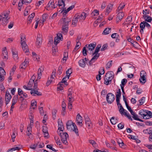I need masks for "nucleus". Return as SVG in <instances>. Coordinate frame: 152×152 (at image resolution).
<instances>
[{
	"instance_id": "obj_1",
	"label": "nucleus",
	"mask_w": 152,
	"mask_h": 152,
	"mask_svg": "<svg viewBox=\"0 0 152 152\" xmlns=\"http://www.w3.org/2000/svg\"><path fill=\"white\" fill-rule=\"evenodd\" d=\"M66 15H64L61 18L62 20V32L64 33H66L68 32V23L70 20L68 18L66 19Z\"/></svg>"
},
{
	"instance_id": "obj_2",
	"label": "nucleus",
	"mask_w": 152,
	"mask_h": 152,
	"mask_svg": "<svg viewBox=\"0 0 152 152\" xmlns=\"http://www.w3.org/2000/svg\"><path fill=\"white\" fill-rule=\"evenodd\" d=\"M37 79L35 81L34 84V88L32 89L30 92L31 94H33V96H35L36 95L35 94H36L38 96H41L42 95V94L41 92L38 91L37 90H35L37 89Z\"/></svg>"
},
{
	"instance_id": "obj_3",
	"label": "nucleus",
	"mask_w": 152,
	"mask_h": 152,
	"mask_svg": "<svg viewBox=\"0 0 152 152\" xmlns=\"http://www.w3.org/2000/svg\"><path fill=\"white\" fill-rule=\"evenodd\" d=\"M140 82L142 84H144L146 82L147 74L144 71L142 70L140 72Z\"/></svg>"
},
{
	"instance_id": "obj_4",
	"label": "nucleus",
	"mask_w": 152,
	"mask_h": 152,
	"mask_svg": "<svg viewBox=\"0 0 152 152\" xmlns=\"http://www.w3.org/2000/svg\"><path fill=\"white\" fill-rule=\"evenodd\" d=\"M73 125L67 126L66 128L68 130L73 131L75 132L76 135L77 136H79L78 129L75 123H73Z\"/></svg>"
},
{
	"instance_id": "obj_5",
	"label": "nucleus",
	"mask_w": 152,
	"mask_h": 152,
	"mask_svg": "<svg viewBox=\"0 0 152 152\" xmlns=\"http://www.w3.org/2000/svg\"><path fill=\"white\" fill-rule=\"evenodd\" d=\"M107 101L110 104H111L115 99L114 95L111 93H108L106 96Z\"/></svg>"
},
{
	"instance_id": "obj_6",
	"label": "nucleus",
	"mask_w": 152,
	"mask_h": 152,
	"mask_svg": "<svg viewBox=\"0 0 152 152\" xmlns=\"http://www.w3.org/2000/svg\"><path fill=\"white\" fill-rule=\"evenodd\" d=\"M61 137V140L62 142L66 145L68 144V142L67 141V138L68 137V134L66 132H63L62 134L60 136Z\"/></svg>"
},
{
	"instance_id": "obj_7",
	"label": "nucleus",
	"mask_w": 152,
	"mask_h": 152,
	"mask_svg": "<svg viewBox=\"0 0 152 152\" xmlns=\"http://www.w3.org/2000/svg\"><path fill=\"white\" fill-rule=\"evenodd\" d=\"M74 7L75 5H72L68 8L66 10H65V9L66 8H65L64 7H62V8H63V10L60 9V10L59 11V12H60L61 11V13H62L63 15H66L68 12L72 10Z\"/></svg>"
},
{
	"instance_id": "obj_8",
	"label": "nucleus",
	"mask_w": 152,
	"mask_h": 152,
	"mask_svg": "<svg viewBox=\"0 0 152 152\" xmlns=\"http://www.w3.org/2000/svg\"><path fill=\"white\" fill-rule=\"evenodd\" d=\"M42 43V38L41 35L40 34H38L37 36L36 45L37 48H39L41 45Z\"/></svg>"
},
{
	"instance_id": "obj_9",
	"label": "nucleus",
	"mask_w": 152,
	"mask_h": 152,
	"mask_svg": "<svg viewBox=\"0 0 152 152\" xmlns=\"http://www.w3.org/2000/svg\"><path fill=\"white\" fill-rule=\"evenodd\" d=\"M82 119L83 118L80 114L78 113L77 114L76 116V121L77 122V125L80 126V127L82 126L83 125L82 123L83 122Z\"/></svg>"
},
{
	"instance_id": "obj_10",
	"label": "nucleus",
	"mask_w": 152,
	"mask_h": 152,
	"mask_svg": "<svg viewBox=\"0 0 152 152\" xmlns=\"http://www.w3.org/2000/svg\"><path fill=\"white\" fill-rule=\"evenodd\" d=\"M12 96L9 92L8 91H6L5 97V101L6 105L8 104Z\"/></svg>"
},
{
	"instance_id": "obj_11",
	"label": "nucleus",
	"mask_w": 152,
	"mask_h": 152,
	"mask_svg": "<svg viewBox=\"0 0 152 152\" xmlns=\"http://www.w3.org/2000/svg\"><path fill=\"white\" fill-rule=\"evenodd\" d=\"M75 16H76L77 18L79 19V20H83L86 17V14L85 12H82L81 13L76 14Z\"/></svg>"
},
{
	"instance_id": "obj_12",
	"label": "nucleus",
	"mask_w": 152,
	"mask_h": 152,
	"mask_svg": "<svg viewBox=\"0 0 152 152\" xmlns=\"http://www.w3.org/2000/svg\"><path fill=\"white\" fill-rule=\"evenodd\" d=\"M113 72L111 71H110L107 72L104 78H105L106 80L110 79L112 80L113 78Z\"/></svg>"
},
{
	"instance_id": "obj_13",
	"label": "nucleus",
	"mask_w": 152,
	"mask_h": 152,
	"mask_svg": "<svg viewBox=\"0 0 152 152\" xmlns=\"http://www.w3.org/2000/svg\"><path fill=\"white\" fill-rule=\"evenodd\" d=\"M68 98L69 102H73L75 100L74 98L72 96V92L70 89H69Z\"/></svg>"
},
{
	"instance_id": "obj_14",
	"label": "nucleus",
	"mask_w": 152,
	"mask_h": 152,
	"mask_svg": "<svg viewBox=\"0 0 152 152\" xmlns=\"http://www.w3.org/2000/svg\"><path fill=\"white\" fill-rule=\"evenodd\" d=\"M2 55L3 56V58L5 59V60H6L7 59V57L8 55V52L7 51L6 47H4L3 48L2 50Z\"/></svg>"
},
{
	"instance_id": "obj_15",
	"label": "nucleus",
	"mask_w": 152,
	"mask_h": 152,
	"mask_svg": "<svg viewBox=\"0 0 152 152\" xmlns=\"http://www.w3.org/2000/svg\"><path fill=\"white\" fill-rule=\"evenodd\" d=\"M22 49L25 53L28 52L29 51L28 46L26 44V42L20 43Z\"/></svg>"
},
{
	"instance_id": "obj_16",
	"label": "nucleus",
	"mask_w": 152,
	"mask_h": 152,
	"mask_svg": "<svg viewBox=\"0 0 152 152\" xmlns=\"http://www.w3.org/2000/svg\"><path fill=\"white\" fill-rule=\"evenodd\" d=\"M35 79V77L34 75H33L31 77V78L30 79L29 82L28 83V87L31 88L33 83H34V80Z\"/></svg>"
},
{
	"instance_id": "obj_17",
	"label": "nucleus",
	"mask_w": 152,
	"mask_h": 152,
	"mask_svg": "<svg viewBox=\"0 0 152 152\" xmlns=\"http://www.w3.org/2000/svg\"><path fill=\"white\" fill-rule=\"evenodd\" d=\"M85 124L89 129L91 127V122L90 118L88 116L85 118Z\"/></svg>"
},
{
	"instance_id": "obj_18",
	"label": "nucleus",
	"mask_w": 152,
	"mask_h": 152,
	"mask_svg": "<svg viewBox=\"0 0 152 152\" xmlns=\"http://www.w3.org/2000/svg\"><path fill=\"white\" fill-rule=\"evenodd\" d=\"M87 45H86V46L88 48L89 50L91 51L94 49L96 47V44L95 43V44L94 43L90 44L88 45V47H87Z\"/></svg>"
},
{
	"instance_id": "obj_19",
	"label": "nucleus",
	"mask_w": 152,
	"mask_h": 152,
	"mask_svg": "<svg viewBox=\"0 0 152 152\" xmlns=\"http://www.w3.org/2000/svg\"><path fill=\"white\" fill-rule=\"evenodd\" d=\"M78 63L80 66L83 68L86 65V63L84 59L80 60L78 62Z\"/></svg>"
},
{
	"instance_id": "obj_20",
	"label": "nucleus",
	"mask_w": 152,
	"mask_h": 152,
	"mask_svg": "<svg viewBox=\"0 0 152 152\" xmlns=\"http://www.w3.org/2000/svg\"><path fill=\"white\" fill-rule=\"evenodd\" d=\"M58 129L62 130H64V126L63 123L61 121H58Z\"/></svg>"
},
{
	"instance_id": "obj_21",
	"label": "nucleus",
	"mask_w": 152,
	"mask_h": 152,
	"mask_svg": "<svg viewBox=\"0 0 152 152\" xmlns=\"http://www.w3.org/2000/svg\"><path fill=\"white\" fill-rule=\"evenodd\" d=\"M142 18L145 19V21L148 22H151L152 20V18L148 15H143Z\"/></svg>"
},
{
	"instance_id": "obj_22",
	"label": "nucleus",
	"mask_w": 152,
	"mask_h": 152,
	"mask_svg": "<svg viewBox=\"0 0 152 152\" xmlns=\"http://www.w3.org/2000/svg\"><path fill=\"white\" fill-rule=\"evenodd\" d=\"M12 53L13 57L14 58V59L15 61H17L18 60V58L17 52L16 51L15 52L14 51H13V50H12Z\"/></svg>"
},
{
	"instance_id": "obj_23",
	"label": "nucleus",
	"mask_w": 152,
	"mask_h": 152,
	"mask_svg": "<svg viewBox=\"0 0 152 152\" xmlns=\"http://www.w3.org/2000/svg\"><path fill=\"white\" fill-rule=\"evenodd\" d=\"M113 7V5L112 4H110L107 5L106 10V12L107 13V14L110 12Z\"/></svg>"
},
{
	"instance_id": "obj_24",
	"label": "nucleus",
	"mask_w": 152,
	"mask_h": 152,
	"mask_svg": "<svg viewBox=\"0 0 152 152\" xmlns=\"http://www.w3.org/2000/svg\"><path fill=\"white\" fill-rule=\"evenodd\" d=\"M102 73H101L100 71L99 72V75H97L96 77V79L98 81L100 80H101V75H103L104 73V70L103 68H102Z\"/></svg>"
},
{
	"instance_id": "obj_25",
	"label": "nucleus",
	"mask_w": 152,
	"mask_h": 152,
	"mask_svg": "<svg viewBox=\"0 0 152 152\" xmlns=\"http://www.w3.org/2000/svg\"><path fill=\"white\" fill-rule=\"evenodd\" d=\"M72 70L71 68L67 70L66 72V73L67 75H66V77H67L68 79H69L70 75L72 74Z\"/></svg>"
},
{
	"instance_id": "obj_26",
	"label": "nucleus",
	"mask_w": 152,
	"mask_h": 152,
	"mask_svg": "<svg viewBox=\"0 0 152 152\" xmlns=\"http://www.w3.org/2000/svg\"><path fill=\"white\" fill-rule=\"evenodd\" d=\"M111 28H106L104 30L102 34L105 35L108 34L111 32Z\"/></svg>"
},
{
	"instance_id": "obj_27",
	"label": "nucleus",
	"mask_w": 152,
	"mask_h": 152,
	"mask_svg": "<svg viewBox=\"0 0 152 152\" xmlns=\"http://www.w3.org/2000/svg\"><path fill=\"white\" fill-rule=\"evenodd\" d=\"M66 0H59L58 1V4L59 7L62 6L63 5L64 7L65 6V4L64 2Z\"/></svg>"
},
{
	"instance_id": "obj_28",
	"label": "nucleus",
	"mask_w": 152,
	"mask_h": 152,
	"mask_svg": "<svg viewBox=\"0 0 152 152\" xmlns=\"http://www.w3.org/2000/svg\"><path fill=\"white\" fill-rule=\"evenodd\" d=\"M55 140L57 144L59 146V147L60 148L62 149L66 148L63 147V145H62L61 143L60 140L59 139H57V140H56L55 139Z\"/></svg>"
},
{
	"instance_id": "obj_29",
	"label": "nucleus",
	"mask_w": 152,
	"mask_h": 152,
	"mask_svg": "<svg viewBox=\"0 0 152 152\" xmlns=\"http://www.w3.org/2000/svg\"><path fill=\"white\" fill-rule=\"evenodd\" d=\"M110 122L112 124H115L118 122V120L117 118H115V117H112L110 120Z\"/></svg>"
},
{
	"instance_id": "obj_30",
	"label": "nucleus",
	"mask_w": 152,
	"mask_h": 152,
	"mask_svg": "<svg viewBox=\"0 0 152 152\" xmlns=\"http://www.w3.org/2000/svg\"><path fill=\"white\" fill-rule=\"evenodd\" d=\"M44 68L43 66H41L38 69V75H42V72L44 70Z\"/></svg>"
},
{
	"instance_id": "obj_31",
	"label": "nucleus",
	"mask_w": 152,
	"mask_h": 152,
	"mask_svg": "<svg viewBox=\"0 0 152 152\" xmlns=\"http://www.w3.org/2000/svg\"><path fill=\"white\" fill-rule=\"evenodd\" d=\"M101 47V45L100 44L98 45L96 48L94 52L93 53V55H94V54L97 53L99 51Z\"/></svg>"
},
{
	"instance_id": "obj_32",
	"label": "nucleus",
	"mask_w": 152,
	"mask_h": 152,
	"mask_svg": "<svg viewBox=\"0 0 152 152\" xmlns=\"http://www.w3.org/2000/svg\"><path fill=\"white\" fill-rule=\"evenodd\" d=\"M35 15V14L34 13H33L29 15L28 18V20L29 22V23L31 22L32 20L34 17Z\"/></svg>"
},
{
	"instance_id": "obj_33",
	"label": "nucleus",
	"mask_w": 152,
	"mask_h": 152,
	"mask_svg": "<svg viewBox=\"0 0 152 152\" xmlns=\"http://www.w3.org/2000/svg\"><path fill=\"white\" fill-rule=\"evenodd\" d=\"M146 112L145 111L143 110H142L140 111L139 113V115H140V117L142 118V117L143 118V116H144L146 114Z\"/></svg>"
},
{
	"instance_id": "obj_34",
	"label": "nucleus",
	"mask_w": 152,
	"mask_h": 152,
	"mask_svg": "<svg viewBox=\"0 0 152 152\" xmlns=\"http://www.w3.org/2000/svg\"><path fill=\"white\" fill-rule=\"evenodd\" d=\"M57 112V110L56 109H53L52 110V113L53 116V119H56V113Z\"/></svg>"
},
{
	"instance_id": "obj_35",
	"label": "nucleus",
	"mask_w": 152,
	"mask_h": 152,
	"mask_svg": "<svg viewBox=\"0 0 152 152\" xmlns=\"http://www.w3.org/2000/svg\"><path fill=\"white\" fill-rule=\"evenodd\" d=\"M119 13L118 14L117 17L119 18H120L123 19L124 16V13L121 11H118Z\"/></svg>"
},
{
	"instance_id": "obj_36",
	"label": "nucleus",
	"mask_w": 152,
	"mask_h": 152,
	"mask_svg": "<svg viewBox=\"0 0 152 152\" xmlns=\"http://www.w3.org/2000/svg\"><path fill=\"white\" fill-rule=\"evenodd\" d=\"M117 94L116 95V98H120L121 95V89H118L117 92Z\"/></svg>"
},
{
	"instance_id": "obj_37",
	"label": "nucleus",
	"mask_w": 152,
	"mask_h": 152,
	"mask_svg": "<svg viewBox=\"0 0 152 152\" xmlns=\"http://www.w3.org/2000/svg\"><path fill=\"white\" fill-rule=\"evenodd\" d=\"M125 6V5L124 4H122V3H121L119 4V6L118 7V11H121V10L124 8Z\"/></svg>"
},
{
	"instance_id": "obj_38",
	"label": "nucleus",
	"mask_w": 152,
	"mask_h": 152,
	"mask_svg": "<svg viewBox=\"0 0 152 152\" xmlns=\"http://www.w3.org/2000/svg\"><path fill=\"white\" fill-rule=\"evenodd\" d=\"M125 110V109L124 108L122 105L120 106V108L119 109V111L120 113L122 115V114H124V113L125 112L124 111Z\"/></svg>"
},
{
	"instance_id": "obj_39",
	"label": "nucleus",
	"mask_w": 152,
	"mask_h": 152,
	"mask_svg": "<svg viewBox=\"0 0 152 152\" xmlns=\"http://www.w3.org/2000/svg\"><path fill=\"white\" fill-rule=\"evenodd\" d=\"M25 36L23 34H21L20 43L26 42Z\"/></svg>"
},
{
	"instance_id": "obj_40",
	"label": "nucleus",
	"mask_w": 152,
	"mask_h": 152,
	"mask_svg": "<svg viewBox=\"0 0 152 152\" xmlns=\"http://www.w3.org/2000/svg\"><path fill=\"white\" fill-rule=\"evenodd\" d=\"M75 18H74L73 19V20L72 24V25H75V26L79 19H78V18H77L76 17V16H75Z\"/></svg>"
},
{
	"instance_id": "obj_41",
	"label": "nucleus",
	"mask_w": 152,
	"mask_h": 152,
	"mask_svg": "<svg viewBox=\"0 0 152 152\" xmlns=\"http://www.w3.org/2000/svg\"><path fill=\"white\" fill-rule=\"evenodd\" d=\"M27 65L26 63L23 62L20 64V67L21 69H25L27 67Z\"/></svg>"
},
{
	"instance_id": "obj_42",
	"label": "nucleus",
	"mask_w": 152,
	"mask_h": 152,
	"mask_svg": "<svg viewBox=\"0 0 152 152\" xmlns=\"http://www.w3.org/2000/svg\"><path fill=\"white\" fill-rule=\"evenodd\" d=\"M145 97H142L139 100V104L138 105H141L143 104L144 103L145 100Z\"/></svg>"
},
{
	"instance_id": "obj_43",
	"label": "nucleus",
	"mask_w": 152,
	"mask_h": 152,
	"mask_svg": "<svg viewBox=\"0 0 152 152\" xmlns=\"http://www.w3.org/2000/svg\"><path fill=\"white\" fill-rule=\"evenodd\" d=\"M37 102L35 100H32L31 102V106H33L34 105L35 106V107L33 108V109H35V107H37Z\"/></svg>"
},
{
	"instance_id": "obj_44",
	"label": "nucleus",
	"mask_w": 152,
	"mask_h": 152,
	"mask_svg": "<svg viewBox=\"0 0 152 152\" xmlns=\"http://www.w3.org/2000/svg\"><path fill=\"white\" fill-rule=\"evenodd\" d=\"M20 149V148L18 147H16L13 148L11 149H10L8 150L9 152H12L13 151H15L16 150H19Z\"/></svg>"
},
{
	"instance_id": "obj_45",
	"label": "nucleus",
	"mask_w": 152,
	"mask_h": 152,
	"mask_svg": "<svg viewBox=\"0 0 152 152\" xmlns=\"http://www.w3.org/2000/svg\"><path fill=\"white\" fill-rule=\"evenodd\" d=\"M148 133L150 135L149 137V142H152V130H149Z\"/></svg>"
},
{
	"instance_id": "obj_46",
	"label": "nucleus",
	"mask_w": 152,
	"mask_h": 152,
	"mask_svg": "<svg viewBox=\"0 0 152 152\" xmlns=\"http://www.w3.org/2000/svg\"><path fill=\"white\" fill-rule=\"evenodd\" d=\"M94 54L95 55L91 59V61H93V60H96L99 57L100 55L99 53H96Z\"/></svg>"
},
{
	"instance_id": "obj_47",
	"label": "nucleus",
	"mask_w": 152,
	"mask_h": 152,
	"mask_svg": "<svg viewBox=\"0 0 152 152\" xmlns=\"http://www.w3.org/2000/svg\"><path fill=\"white\" fill-rule=\"evenodd\" d=\"M48 17V15L47 14H43L42 15V23L45 22L46 20V19Z\"/></svg>"
},
{
	"instance_id": "obj_48",
	"label": "nucleus",
	"mask_w": 152,
	"mask_h": 152,
	"mask_svg": "<svg viewBox=\"0 0 152 152\" xmlns=\"http://www.w3.org/2000/svg\"><path fill=\"white\" fill-rule=\"evenodd\" d=\"M62 66L61 65H60L59 66L58 69L57 71V73H58L59 75H60L62 73Z\"/></svg>"
},
{
	"instance_id": "obj_49",
	"label": "nucleus",
	"mask_w": 152,
	"mask_h": 152,
	"mask_svg": "<svg viewBox=\"0 0 152 152\" xmlns=\"http://www.w3.org/2000/svg\"><path fill=\"white\" fill-rule=\"evenodd\" d=\"M6 74V72L4 69L0 67V75H4Z\"/></svg>"
},
{
	"instance_id": "obj_50",
	"label": "nucleus",
	"mask_w": 152,
	"mask_h": 152,
	"mask_svg": "<svg viewBox=\"0 0 152 152\" xmlns=\"http://www.w3.org/2000/svg\"><path fill=\"white\" fill-rule=\"evenodd\" d=\"M53 145L50 144V145H48L46 146V147L47 148H49L50 149H51L52 151H57L54 148H53L52 147Z\"/></svg>"
},
{
	"instance_id": "obj_51",
	"label": "nucleus",
	"mask_w": 152,
	"mask_h": 152,
	"mask_svg": "<svg viewBox=\"0 0 152 152\" xmlns=\"http://www.w3.org/2000/svg\"><path fill=\"white\" fill-rule=\"evenodd\" d=\"M124 124L123 123H121L118 125V127L120 129H121L124 128Z\"/></svg>"
},
{
	"instance_id": "obj_52",
	"label": "nucleus",
	"mask_w": 152,
	"mask_h": 152,
	"mask_svg": "<svg viewBox=\"0 0 152 152\" xmlns=\"http://www.w3.org/2000/svg\"><path fill=\"white\" fill-rule=\"evenodd\" d=\"M66 77H66V76L64 77L63 78L62 81L61 82H60L59 83H60V84H62L63 83H65V85H68L67 83L66 82V80H65L66 78Z\"/></svg>"
},
{
	"instance_id": "obj_53",
	"label": "nucleus",
	"mask_w": 152,
	"mask_h": 152,
	"mask_svg": "<svg viewBox=\"0 0 152 152\" xmlns=\"http://www.w3.org/2000/svg\"><path fill=\"white\" fill-rule=\"evenodd\" d=\"M89 142L90 144H91L93 147H96V142L94 140H89Z\"/></svg>"
},
{
	"instance_id": "obj_54",
	"label": "nucleus",
	"mask_w": 152,
	"mask_h": 152,
	"mask_svg": "<svg viewBox=\"0 0 152 152\" xmlns=\"http://www.w3.org/2000/svg\"><path fill=\"white\" fill-rule=\"evenodd\" d=\"M140 28H142V30H143V29H144L145 27L144 21L141 22L140 23Z\"/></svg>"
},
{
	"instance_id": "obj_55",
	"label": "nucleus",
	"mask_w": 152,
	"mask_h": 152,
	"mask_svg": "<svg viewBox=\"0 0 152 152\" xmlns=\"http://www.w3.org/2000/svg\"><path fill=\"white\" fill-rule=\"evenodd\" d=\"M104 84H106V85H108L109 84H110L111 83V80L110 79L109 80H106L105 78H104Z\"/></svg>"
},
{
	"instance_id": "obj_56",
	"label": "nucleus",
	"mask_w": 152,
	"mask_h": 152,
	"mask_svg": "<svg viewBox=\"0 0 152 152\" xmlns=\"http://www.w3.org/2000/svg\"><path fill=\"white\" fill-rule=\"evenodd\" d=\"M127 40L129 42H130L134 45H135V44L134 43H135L136 44H138L137 42L134 41L131 38H128Z\"/></svg>"
},
{
	"instance_id": "obj_57",
	"label": "nucleus",
	"mask_w": 152,
	"mask_h": 152,
	"mask_svg": "<svg viewBox=\"0 0 152 152\" xmlns=\"http://www.w3.org/2000/svg\"><path fill=\"white\" fill-rule=\"evenodd\" d=\"M38 143L39 142H38L37 143L34 144V145H31L30 146V148L33 149H35L37 146L38 145Z\"/></svg>"
},
{
	"instance_id": "obj_58",
	"label": "nucleus",
	"mask_w": 152,
	"mask_h": 152,
	"mask_svg": "<svg viewBox=\"0 0 152 152\" xmlns=\"http://www.w3.org/2000/svg\"><path fill=\"white\" fill-rule=\"evenodd\" d=\"M112 61H109L107 64L106 65V68H109L112 66Z\"/></svg>"
},
{
	"instance_id": "obj_59",
	"label": "nucleus",
	"mask_w": 152,
	"mask_h": 152,
	"mask_svg": "<svg viewBox=\"0 0 152 152\" xmlns=\"http://www.w3.org/2000/svg\"><path fill=\"white\" fill-rule=\"evenodd\" d=\"M58 37L57 36L55 37L54 38V44L55 45H57V44L59 43V39Z\"/></svg>"
},
{
	"instance_id": "obj_60",
	"label": "nucleus",
	"mask_w": 152,
	"mask_h": 152,
	"mask_svg": "<svg viewBox=\"0 0 152 152\" xmlns=\"http://www.w3.org/2000/svg\"><path fill=\"white\" fill-rule=\"evenodd\" d=\"M146 114L148 116V118H151L152 117V113L150 111H147L146 112Z\"/></svg>"
},
{
	"instance_id": "obj_61",
	"label": "nucleus",
	"mask_w": 152,
	"mask_h": 152,
	"mask_svg": "<svg viewBox=\"0 0 152 152\" xmlns=\"http://www.w3.org/2000/svg\"><path fill=\"white\" fill-rule=\"evenodd\" d=\"M57 51V48L56 47H54L53 46L52 48V53L53 55H54L55 53Z\"/></svg>"
},
{
	"instance_id": "obj_62",
	"label": "nucleus",
	"mask_w": 152,
	"mask_h": 152,
	"mask_svg": "<svg viewBox=\"0 0 152 152\" xmlns=\"http://www.w3.org/2000/svg\"><path fill=\"white\" fill-rule=\"evenodd\" d=\"M127 82V80L126 79H123L122 80L121 82V85H122L123 86H124V85L126 84Z\"/></svg>"
},
{
	"instance_id": "obj_63",
	"label": "nucleus",
	"mask_w": 152,
	"mask_h": 152,
	"mask_svg": "<svg viewBox=\"0 0 152 152\" xmlns=\"http://www.w3.org/2000/svg\"><path fill=\"white\" fill-rule=\"evenodd\" d=\"M87 51L86 50V47H84L83 48V51H82V53H83V55L84 56H85L87 55Z\"/></svg>"
},
{
	"instance_id": "obj_64",
	"label": "nucleus",
	"mask_w": 152,
	"mask_h": 152,
	"mask_svg": "<svg viewBox=\"0 0 152 152\" xmlns=\"http://www.w3.org/2000/svg\"><path fill=\"white\" fill-rule=\"evenodd\" d=\"M63 85L62 84H60V83H59L58 84V87L57 88L58 89H59V90H62L63 89V87L62 86V85Z\"/></svg>"
}]
</instances>
